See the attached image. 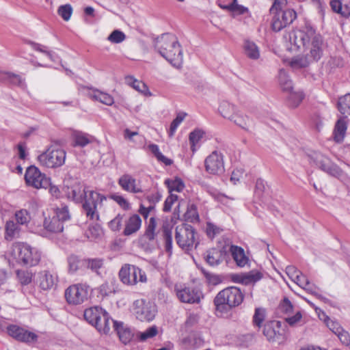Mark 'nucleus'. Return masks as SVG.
<instances>
[{
	"label": "nucleus",
	"mask_w": 350,
	"mask_h": 350,
	"mask_svg": "<svg viewBox=\"0 0 350 350\" xmlns=\"http://www.w3.org/2000/svg\"><path fill=\"white\" fill-rule=\"evenodd\" d=\"M85 267L90 269L97 275H100V269L103 267L104 260L103 258H85Z\"/></svg>",
	"instance_id": "34"
},
{
	"label": "nucleus",
	"mask_w": 350,
	"mask_h": 350,
	"mask_svg": "<svg viewBox=\"0 0 350 350\" xmlns=\"http://www.w3.org/2000/svg\"><path fill=\"white\" fill-rule=\"evenodd\" d=\"M44 227L49 232L59 233L63 231L64 224L59 221V219L54 215L52 218H45Z\"/></svg>",
	"instance_id": "31"
},
{
	"label": "nucleus",
	"mask_w": 350,
	"mask_h": 350,
	"mask_svg": "<svg viewBox=\"0 0 350 350\" xmlns=\"http://www.w3.org/2000/svg\"><path fill=\"white\" fill-rule=\"evenodd\" d=\"M243 298V293L236 286H230L220 291L213 301L217 314H227L232 308L239 306Z\"/></svg>",
	"instance_id": "4"
},
{
	"label": "nucleus",
	"mask_w": 350,
	"mask_h": 350,
	"mask_svg": "<svg viewBox=\"0 0 350 350\" xmlns=\"http://www.w3.org/2000/svg\"><path fill=\"white\" fill-rule=\"evenodd\" d=\"M265 318V310L262 308H256L253 316V323L255 326L260 327Z\"/></svg>",
	"instance_id": "55"
},
{
	"label": "nucleus",
	"mask_w": 350,
	"mask_h": 350,
	"mask_svg": "<svg viewBox=\"0 0 350 350\" xmlns=\"http://www.w3.org/2000/svg\"><path fill=\"white\" fill-rule=\"evenodd\" d=\"M90 286L86 283L70 285L65 291V298L68 304L80 305L88 298Z\"/></svg>",
	"instance_id": "9"
},
{
	"label": "nucleus",
	"mask_w": 350,
	"mask_h": 350,
	"mask_svg": "<svg viewBox=\"0 0 350 350\" xmlns=\"http://www.w3.org/2000/svg\"><path fill=\"white\" fill-rule=\"evenodd\" d=\"M75 146L84 147L91 142L90 136L84 133L75 131L72 134Z\"/></svg>",
	"instance_id": "43"
},
{
	"label": "nucleus",
	"mask_w": 350,
	"mask_h": 350,
	"mask_svg": "<svg viewBox=\"0 0 350 350\" xmlns=\"http://www.w3.org/2000/svg\"><path fill=\"white\" fill-rule=\"evenodd\" d=\"M280 309L287 315L293 314V306L288 298H284L280 305Z\"/></svg>",
	"instance_id": "60"
},
{
	"label": "nucleus",
	"mask_w": 350,
	"mask_h": 350,
	"mask_svg": "<svg viewBox=\"0 0 350 350\" xmlns=\"http://www.w3.org/2000/svg\"><path fill=\"white\" fill-rule=\"evenodd\" d=\"M205 131L199 128H196L190 132L189 134V142L191 150L193 152H195L198 150L202 141L205 137Z\"/></svg>",
	"instance_id": "24"
},
{
	"label": "nucleus",
	"mask_w": 350,
	"mask_h": 350,
	"mask_svg": "<svg viewBox=\"0 0 350 350\" xmlns=\"http://www.w3.org/2000/svg\"><path fill=\"white\" fill-rule=\"evenodd\" d=\"M164 183L167 186L170 194L173 193V191L181 192L185 188L183 181L178 177L174 179H166Z\"/></svg>",
	"instance_id": "38"
},
{
	"label": "nucleus",
	"mask_w": 350,
	"mask_h": 350,
	"mask_svg": "<svg viewBox=\"0 0 350 350\" xmlns=\"http://www.w3.org/2000/svg\"><path fill=\"white\" fill-rule=\"evenodd\" d=\"M263 335L271 342L281 344L285 340L284 329L279 321H271L264 325Z\"/></svg>",
	"instance_id": "11"
},
{
	"label": "nucleus",
	"mask_w": 350,
	"mask_h": 350,
	"mask_svg": "<svg viewBox=\"0 0 350 350\" xmlns=\"http://www.w3.org/2000/svg\"><path fill=\"white\" fill-rule=\"evenodd\" d=\"M68 271L70 273H75L82 267H85L84 259H80L77 256L71 255L68 258Z\"/></svg>",
	"instance_id": "41"
},
{
	"label": "nucleus",
	"mask_w": 350,
	"mask_h": 350,
	"mask_svg": "<svg viewBox=\"0 0 350 350\" xmlns=\"http://www.w3.org/2000/svg\"><path fill=\"white\" fill-rule=\"evenodd\" d=\"M230 121L247 132H251L254 127L253 119L239 109Z\"/></svg>",
	"instance_id": "20"
},
{
	"label": "nucleus",
	"mask_w": 350,
	"mask_h": 350,
	"mask_svg": "<svg viewBox=\"0 0 350 350\" xmlns=\"http://www.w3.org/2000/svg\"><path fill=\"white\" fill-rule=\"evenodd\" d=\"M110 198L124 210L127 211L131 208L130 203L122 196L115 193L111 195Z\"/></svg>",
	"instance_id": "58"
},
{
	"label": "nucleus",
	"mask_w": 350,
	"mask_h": 350,
	"mask_svg": "<svg viewBox=\"0 0 350 350\" xmlns=\"http://www.w3.org/2000/svg\"><path fill=\"white\" fill-rule=\"evenodd\" d=\"M125 83L127 85L131 86L135 90L142 93L146 96L151 95V93L150 92L147 85L142 81L136 79L132 76L126 77Z\"/></svg>",
	"instance_id": "30"
},
{
	"label": "nucleus",
	"mask_w": 350,
	"mask_h": 350,
	"mask_svg": "<svg viewBox=\"0 0 350 350\" xmlns=\"http://www.w3.org/2000/svg\"><path fill=\"white\" fill-rule=\"evenodd\" d=\"M88 96L90 98L108 106H111L114 103V99L111 95L98 90H89Z\"/></svg>",
	"instance_id": "25"
},
{
	"label": "nucleus",
	"mask_w": 350,
	"mask_h": 350,
	"mask_svg": "<svg viewBox=\"0 0 350 350\" xmlns=\"http://www.w3.org/2000/svg\"><path fill=\"white\" fill-rule=\"evenodd\" d=\"M120 281L126 285H135L138 282H146V275L140 268L135 265L124 264L119 271Z\"/></svg>",
	"instance_id": "8"
},
{
	"label": "nucleus",
	"mask_w": 350,
	"mask_h": 350,
	"mask_svg": "<svg viewBox=\"0 0 350 350\" xmlns=\"http://www.w3.org/2000/svg\"><path fill=\"white\" fill-rule=\"evenodd\" d=\"M178 200V196L174 193L170 194V196L165 199L163 211L164 212H170L172 209V205Z\"/></svg>",
	"instance_id": "61"
},
{
	"label": "nucleus",
	"mask_w": 350,
	"mask_h": 350,
	"mask_svg": "<svg viewBox=\"0 0 350 350\" xmlns=\"http://www.w3.org/2000/svg\"><path fill=\"white\" fill-rule=\"evenodd\" d=\"M0 79L7 81L12 85H17L23 89L26 88L25 79L20 75L12 72H1Z\"/></svg>",
	"instance_id": "28"
},
{
	"label": "nucleus",
	"mask_w": 350,
	"mask_h": 350,
	"mask_svg": "<svg viewBox=\"0 0 350 350\" xmlns=\"http://www.w3.org/2000/svg\"><path fill=\"white\" fill-rule=\"evenodd\" d=\"M84 319L94 326L100 333L104 334L109 332L111 324L113 322L109 314L98 306L86 309L84 311Z\"/></svg>",
	"instance_id": "5"
},
{
	"label": "nucleus",
	"mask_w": 350,
	"mask_h": 350,
	"mask_svg": "<svg viewBox=\"0 0 350 350\" xmlns=\"http://www.w3.org/2000/svg\"><path fill=\"white\" fill-rule=\"evenodd\" d=\"M68 198L75 202H83V210L86 217L91 220H98V210L107 197L94 191H87L84 184L76 182L71 187H68L66 191Z\"/></svg>",
	"instance_id": "2"
},
{
	"label": "nucleus",
	"mask_w": 350,
	"mask_h": 350,
	"mask_svg": "<svg viewBox=\"0 0 350 350\" xmlns=\"http://www.w3.org/2000/svg\"><path fill=\"white\" fill-rule=\"evenodd\" d=\"M278 81L280 88L284 93L286 94L294 89L292 81L287 73L283 70H280L279 72Z\"/></svg>",
	"instance_id": "33"
},
{
	"label": "nucleus",
	"mask_w": 350,
	"mask_h": 350,
	"mask_svg": "<svg viewBox=\"0 0 350 350\" xmlns=\"http://www.w3.org/2000/svg\"><path fill=\"white\" fill-rule=\"evenodd\" d=\"M72 11L73 10L70 4H65L59 7L57 13L63 20L68 21L71 18Z\"/></svg>",
	"instance_id": "54"
},
{
	"label": "nucleus",
	"mask_w": 350,
	"mask_h": 350,
	"mask_svg": "<svg viewBox=\"0 0 350 350\" xmlns=\"http://www.w3.org/2000/svg\"><path fill=\"white\" fill-rule=\"evenodd\" d=\"M347 129V123L345 118H339L334 129L333 136L334 139L336 142H342L345 138Z\"/></svg>",
	"instance_id": "27"
},
{
	"label": "nucleus",
	"mask_w": 350,
	"mask_h": 350,
	"mask_svg": "<svg viewBox=\"0 0 350 350\" xmlns=\"http://www.w3.org/2000/svg\"><path fill=\"white\" fill-rule=\"evenodd\" d=\"M142 222V219L138 215H131L124 221V224L122 234L124 236L129 237L135 234L140 229Z\"/></svg>",
	"instance_id": "19"
},
{
	"label": "nucleus",
	"mask_w": 350,
	"mask_h": 350,
	"mask_svg": "<svg viewBox=\"0 0 350 350\" xmlns=\"http://www.w3.org/2000/svg\"><path fill=\"white\" fill-rule=\"evenodd\" d=\"M163 237L165 242V249L167 253L171 254L172 250V234L168 224L163 226Z\"/></svg>",
	"instance_id": "44"
},
{
	"label": "nucleus",
	"mask_w": 350,
	"mask_h": 350,
	"mask_svg": "<svg viewBox=\"0 0 350 350\" xmlns=\"http://www.w3.org/2000/svg\"><path fill=\"white\" fill-rule=\"evenodd\" d=\"M187 115L185 112H179L176 115V118L172 122L168 131V135L170 137L174 136L177 128L185 120Z\"/></svg>",
	"instance_id": "48"
},
{
	"label": "nucleus",
	"mask_w": 350,
	"mask_h": 350,
	"mask_svg": "<svg viewBox=\"0 0 350 350\" xmlns=\"http://www.w3.org/2000/svg\"><path fill=\"white\" fill-rule=\"evenodd\" d=\"M223 232V228L220 226L211 223L207 222L206 224V233L208 238L213 239L215 237L219 235Z\"/></svg>",
	"instance_id": "49"
},
{
	"label": "nucleus",
	"mask_w": 350,
	"mask_h": 350,
	"mask_svg": "<svg viewBox=\"0 0 350 350\" xmlns=\"http://www.w3.org/2000/svg\"><path fill=\"white\" fill-rule=\"evenodd\" d=\"M230 251L238 267H244L249 265L250 260L245 255V251L242 247L237 245H231Z\"/></svg>",
	"instance_id": "22"
},
{
	"label": "nucleus",
	"mask_w": 350,
	"mask_h": 350,
	"mask_svg": "<svg viewBox=\"0 0 350 350\" xmlns=\"http://www.w3.org/2000/svg\"><path fill=\"white\" fill-rule=\"evenodd\" d=\"M320 157L317 158V165L319 167L328 174L338 177L341 174L340 169L328 158L325 154H319Z\"/></svg>",
	"instance_id": "16"
},
{
	"label": "nucleus",
	"mask_w": 350,
	"mask_h": 350,
	"mask_svg": "<svg viewBox=\"0 0 350 350\" xmlns=\"http://www.w3.org/2000/svg\"><path fill=\"white\" fill-rule=\"evenodd\" d=\"M244 51L247 57L252 59L260 57V51L258 46L253 42L247 40L244 43Z\"/></svg>",
	"instance_id": "40"
},
{
	"label": "nucleus",
	"mask_w": 350,
	"mask_h": 350,
	"mask_svg": "<svg viewBox=\"0 0 350 350\" xmlns=\"http://www.w3.org/2000/svg\"><path fill=\"white\" fill-rule=\"evenodd\" d=\"M239 282L247 285L259 281L262 278V274L257 270H252L248 273L237 275Z\"/></svg>",
	"instance_id": "26"
},
{
	"label": "nucleus",
	"mask_w": 350,
	"mask_h": 350,
	"mask_svg": "<svg viewBox=\"0 0 350 350\" xmlns=\"http://www.w3.org/2000/svg\"><path fill=\"white\" fill-rule=\"evenodd\" d=\"M54 216L59 219V221L64 224V222L69 221L71 218L68 208L66 205L58 207L55 211Z\"/></svg>",
	"instance_id": "46"
},
{
	"label": "nucleus",
	"mask_w": 350,
	"mask_h": 350,
	"mask_svg": "<svg viewBox=\"0 0 350 350\" xmlns=\"http://www.w3.org/2000/svg\"><path fill=\"white\" fill-rule=\"evenodd\" d=\"M222 252L219 250L212 249L207 252L205 257L206 262L211 266L219 265L222 260Z\"/></svg>",
	"instance_id": "39"
},
{
	"label": "nucleus",
	"mask_w": 350,
	"mask_h": 350,
	"mask_svg": "<svg viewBox=\"0 0 350 350\" xmlns=\"http://www.w3.org/2000/svg\"><path fill=\"white\" fill-rule=\"evenodd\" d=\"M286 273L288 277L293 281L301 273L295 267L289 265L286 267Z\"/></svg>",
	"instance_id": "64"
},
{
	"label": "nucleus",
	"mask_w": 350,
	"mask_h": 350,
	"mask_svg": "<svg viewBox=\"0 0 350 350\" xmlns=\"http://www.w3.org/2000/svg\"><path fill=\"white\" fill-rule=\"evenodd\" d=\"M342 3L343 0H330L329 5L333 12L342 17L348 18L350 16V9Z\"/></svg>",
	"instance_id": "32"
},
{
	"label": "nucleus",
	"mask_w": 350,
	"mask_h": 350,
	"mask_svg": "<svg viewBox=\"0 0 350 350\" xmlns=\"http://www.w3.org/2000/svg\"><path fill=\"white\" fill-rule=\"evenodd\" d=\"M156 227L157 222L155 218L153 217H150L142 239H146L150 242L153 241L157 237Z\"/></svg>",
	"instance_id": "42"
},
{
	"label": "nucleus",
	"mask_w": 350,
	"mask_h": 350,
	"mask_svg": "<svg viewBox=\"0 0 350 350\" xmlns=\"http://www.w3.org/2000/svg\"><path fill=\"white\" fill-rule=\"evenodd\" d=\"M111 323L113 324V327L122 343L126 345L132 340L134 333L130 327L125 325L122 322L114 321L113 320Z\"/></svg>",
	"instance_id": "21"
},
{
	"label": "nucleus",
	"mask_w": 350,
	"mask_h": 350,
	"mask_svg": "<svg viewBox=\"0 0 350 350\" xmlns=\"http://www.w3.org/2000/svg\"><path fill=\"white\" fill-rule=\"evenodd\" d=\"M237 110L238 108L234 105L226 100L221 101L218 108L219 113L222 117L230 121L232 119Z\"/></svg>",
	"instance_id": "29"
},
{
	"label": "nucleus",
	"mask_w": 350,
	"mask_h": 350,
	"mask_svg": "<svg viewBox=\"0 0 350 350\" xmlns=\"http://www.w3.org/2000/svg\"><path fill=\"white\" fill-rule=\"evenodd\" d=\"M124 215L118 214L109 224V228L113 232H119L122 228V223L124 220Z\"/></svg>",
	"instance_id": "53"
},
{
	"label": "nucleus",
	"mask_w": 350,
	"mask_h": 350,
	"mask_svg": "<svg viewBox=\"0 0 350 350\" xmlns=\"http://www.w3.org/2000/svg\"><path fill=\"white\" fill-rule=\"evenodd\" d=\"M8 334L16 339L18 340L21 337V332H23V327H19L16 325H10L7 327Z\"/></svg>",
	"instance_id": "59"
},
{
	"label": "nucleus",
	"mask_w": 350,
	"mask_h": 350,
	"mask_svg": "<svg viewBox=\"0 0 350 350\" xmlns=\"http://www.w3.org/2000/svg\"><path fill=\"white\" fill-rule=\"evenodd\" d=\"M337 109L344 116V118L350 116V94H345L338 98Z\"/></svg>",
	"instance_id": "35"
},
{
	"label": "nucleus",
	"mask_w": 350,
	"mask_h": 350,
	"mask_svg": "<svg viewBox=\"0 0 350 350\" xmlns=\"http://www.w3.org/2000/svg\"><path fill=\"white\" fill-rule=\"evenodd\" d=\"M288 105L292 107H297L304 98V93L300 90H291L286 93Z\"/></svg>",
	"instance_id": "36"
},
{
	"label": "nucleus",
	"mask_w": 350,
	"mask_h": 350,
	"mask_svg": "<svg viewBox=\"0 0 350 350\" xmlns=\"http://www.w3.org/2000/svg\"><path fill=\"white\" fill-rule=\"evenodd\" d=\"M133 311L136 318L141 321H152L155 316L154 306L143 299L136 300L133 303Z\"/></svg>",
	"instance_id": "13"
},
{
	"label": "nucleus",
	"mask_w": 350,
	"mask_h": 350,
	"mask_svg": "<svg viewBox=\"0 0 350 350\" xmlns=\"http://www.w3.org/2000/svg\"><path fill=\"white\" fill-rule=\"evenodd\" d=\"M175 291L178 299L183 303L198 304L203 297L202 293L195 288L184 287L178 288L176 286Z\"/></svg>",
	"instance_id": "14"
},
{
	"label": "nucleus",
	"mask_w": 350,
	"mask_h": 350,
	"mask_svg": "<svg viewBox=\"0 0 350 350\" xmlns=\"http://www.w3.org/2000/svg\"><path fill=\"white\" fill-rule=\"evenodd\" d=\"M57 281V278L49 271H41L38 275L37 282L42 290L51 288Z\"/></svg>",
	"instance_id": "23"
},
{
	"label": "nucleus",
	"mask_w": 350,
	"mask_h": 350,
	"mask_svg": "<svg viewBox=\"0 0 350 350\" xmlns=\"http://www.w3.org/2000/svg\"><path fill=\"white\" fill-rule=\"evenodd\" d=\"M273 14L271 21V27L275 31H279L291 24L296 18V13L292 9L279 10L271 13Z\"/></svg>",
	"instance_id": "12"
},
{
	"label": "nucleus",
	"mask_w": 350,
	"mask_h": 350,
	"mask_svg": "<svg viewBox=\"0 0 350 350\" xmlns=\"http://www.w3.org/2000/svg\"><path fill=\"white\" fill-rule=\"evenodd\" d=\"M14 217L16 222L21 226H27L31 221V215L27 209L16 211Z\"/></svg>",
	"instance_id": "45"
},
{
	"label": "nucleus",
	"mask_w": 350,
	"mask_h": 350,
	"mask_svg": "<svg viewBox=\"0 0 350 350\" xmlns=\"http://www.w3.org/2000/svg\"><path fill=\"white\" fill-rule=\"evenodd\" d=\"M157 334V329L155 326H152L147 329L144 332H139L137 337L142 342L146 341L149 338H152Z\"/></svg>",
	"instance_id": "57"
},
{
	"label": "nucleus",
	"mask_w": 350,
	"mask_h": 350,
	"mask_svg": "<svg viewBox=\"0 0 350 350\" xmlns=\"http://www.w3.org/2000/svg\"><path fill=\"white\" fill-rule=\"evenodd\" d=\"M285 38L288 41L286 48L288 51L304 53L303 57H294L289 62L293 68L306 67L310 62H317L323 56L325 49L323 37L308 23L290 32Z\"/></svg>",
	"instance_id": "1"
},
{
	"label": "nucleus",
	"mask_w": 350,
	"mask_h": 350,
	"mask_svg": "<svg viewBox=\"0 0 350 350\" xmlns=\"http://www.w3.org/2000/svg\"><path fill=\"white\" fill-rule=\"evenodd\" d=\"M25 180L27 186L34 189H46L51 185V178L36 166L31 165L26 170Z\"/></svg>",
	"instance_id": "10"
},
{
	"label": "nucleus",
	"mask_w": 350,
	"mask_h": 350,
	"mask_svg": "<svg viewBox=\"0 0 350 350\" xmlns=\"http://www.w3.org/2000/svg\"><path fill=\"white\" fill-rule=\"evenodd\" d=\"M196 232L190 225L183 224L176 228L175 239L178 246L185 252L191 251L198 244Z\"/></svg>",
	"instance_id": "7"
},
{
	"label": "nucleus",
	"mask_w": 350,
	"mask_h": 350,
	"mask_svg": "<svg viewBox=\"0 0 350 350\" xmlns=\"http://www.w3.org/2000/svg\"><path fill=\"white\" fill-rule=\"evenodd\" d=\"M184 216L185 219L189 222H198L200 219L196 205L194 204H189Z\"/></svg>",
	"instance_id": "47"
},
{
	"label": "nucleus",
	"mask_w": 350,
	"mask_h": 350,
	"mask_svg": "<svg viewBox=\"0 0 350 350\" xmlns=\"http://www.w3.org/2000/svg\"><path fill=\"white\" fill-rule=\"evenodd\" d=\"M301 313L298 310L295 313V314L288 315V317L286 318V321L290 325H294L301 320Z\"/></svg>",
	"instance_id": "63"
},
{
	"label": "nucleus",
	"mask_w": 350,
	"mask_h": 350,
	"mask_svg": "<svg viewBox=\"0 0 350 350\" xmlns=\"http://www.w3.org/2000/svg\"><path fill=\"white\" fill-rule=\"evenodd\" d=\"M17 278L21 285H28L32 281L33 273L27 270H18L16 271Z\"/></svg>",
	"instance_id": "50"
},
{
	"label": "nucleus",
	"mask_w": 350,
	"mask_h": 350,
	"mask_svg": "<svg viewBox=\"0 0 350 350\" xmlns=\"http://www.w3.org/2000/svg\"><path fill=\"white\" fill-rule=\"evenodd\" d=\"M38 338V336L36 333L23 328V332H21V337L18 341L31 344L36 342Z\"/></svg>",
	"instance_id": "51"
},
{
	"label": "nucleus",
	"mask_w": 350,
	"mask_h": 350,
	"mask_svg": "<svg viewBox=\"0 0 350 350\" xmlns=\"http://www.w3.org/2000/svg\"><path fill=\"white\" fill-rule=\"evenodd\" d=\"M205 167L211 174H221L224 171L222 154H209L205 159Z\"/></svg>",
	"instance_id": "15"
},
{
	"label": "nucleus",
	"mask_w": 350,
	"mask_h": 350,
	"mask_svg": "<svg viewBox=\"0 0 350 350\" xmlns=\"http://www.w3.org/2000/svg\"><path fill=\"white\" fill-rule=\"evenodd\" d=\"M38 160L43 166L55 168L64 163L66 154H38Z\"/></svg>",
	"instance_id": "17"
},
{
	"label": "nucleus",
	"mask_w": 350,
	"mask_h": 350,
	"mask_svg": "<svg viewBox=\"0 0 350 350\" xmlns=\"http://www.w3.org/2000/svg\"><path fill=\"white\" fill-rule=\"evenodd\" d=\"M107 39L112 44H120L125 40L126 35L123 31L116 29L108 36Z\"/></svg>",
	"instance_id": "52"
},
{
	"label": "nucleus",
	"mask_w": 350,
	"mask_h": 350,
	"mask_svg": "<svg viewBox=\"0 0 350 350\" xmlns=\"http://www.w3.org/2000/svg\"><path fill=\"white\" fill-rule=\"evenodd\" d=\"M31 44L34 50L43 53L51 61H56L55 59L57 57L55 56V55L51 51H48L46 46L36 43H31Z\"/></svg>",
	"instance_id": "56"
},
{
	"label": "nucleus",
	"mask_w": 350,
	"mask_h": 350,
	"mask_svg": "<svg viewBox=\"0 0 350 350\" xmlns=\"http://www.w3.org/2000/svg\"><path fill=\"white\" fill-rule=\"evenodd\" d=\"M154 46L157 52L174 67H181L183 55L175 36L170 33L163 34L154 40Z\"/></svg>",
	"instance_id": "3"
},
{
	"label": "nucleus",
	"mask_w": 350,
	"mask_h": 350,
	"mask_svg": "<svg viewBox=\"0 0 350 350\" xmlns=\"http://www.w3.org/2000/svg\"><path fill=\"white\" fill-rule=\"evenodd\" d=\"M17 222L12 220L8 221L5 224V239L7 240H12L19 235L21 228Z\"/></svg>",
	"instance_id": "37"
},
{
	"label": "nucleus",
	"mask_w": 350,
	"mask_h": 350,
	"mask_svg": "<svg viewBox=\"0 0 350 350\" xmlns=\"http://www.w3.org/2000/svg\"><path fill=\"white\" fill-rule=\"evenodd\" d=\"M231 12L234 15L243 14L247 12L248 10L247 8L239 5L238 3H230Z\"/></svg>",
	"instance_id": "62"
},
{
	"label": "nucleus",
	"mask_w": 350,
	"mask_h": 350,
	"mask_svg": "<svg viewBox=\"0 0 350 350\" xmlns=\"http://www.w3.org/2000/svg\"><path fill=\"white\" fill-rule=\"evenodd\" d=\"M118 183L120 187L127 192L133 193H139L142 192L141 187L137 184V180L129 174H124L122 175Z\"/></svg>",
	"instance_id": "18"
},
{
	"label": "nucleus",
	"mask_w": 350,
	"mask_h": 350,
	"mask_svg": "<svg viewBox=\"0 0 350 350\" xmlns=\"http://www.w3.org/2000/svg\"><path fill=\"white\" fill-rule=\"evenodd\" d=\"M12 255L18 262L27 266L38 265L41 258V253L38 249L22 242L13 245Z\"/></svg>",
	"instance_id": "6"
}]
</instances>
